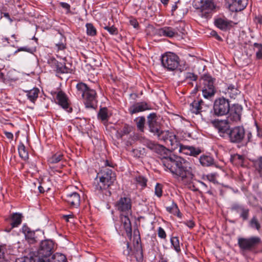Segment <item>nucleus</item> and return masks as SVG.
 <instances>
[{"mask_svg": "<svg viewBox=\"0 0 262 262\" xmlns=\"http://www.w3.org/2000/svg\"><path fill=\"white\" fill-rule=\"evenodd\" d=\"M160 156L162 164L166 170L184 183H190L194 177L190 163L186 160L174 155L164 146L158 144L154 150Z\"/></svg>", "mask_w": 262, "mask_h": 262, "instance_id": "1", "label": "nucleus"}, {"mask_svg": "<svg viewBox=\"0 0 262 262\" xmlns=\"http://www.w3.org/2000/svg\"><path fill=\"white\" fill-rule=\"evenodd\" d=\"M97 178L99 179V181L94 182V189L95 191L101 193L103 190L108 189L113 184L116 180V174L108 167L102 166L97 173Z\"/></svg>", "mask_w": 262, "mask_h": 262, "instance_id": "2", "label": "nucleus"}, {"mask_svg": "<svg viewBox=\"0 0 262 262\" xmlns=\"http://www.w3.org/2000/svg\"><path fill=\"white\" fill-rule=\"evenodd\" d=\"M229 141L233 144L247 143L252 141V135L246 130L243 126H236L230 128L227 135Z\"/></svg>", "mask_w": 262, "mask_h": 262, "instance_id": "3", "label": "nucleus"}, {"mask_svg": "<svg viewBox=\"0 0 262 262\" xmlns=\"http://www.w3.org/2000/svg\"><path fill=\"white\" fill-rule=\"evenodd\" d=\"M76 89L79 94H81L85 107L95 109L97 103V96L95 90L90 89L83 82L78 83Z\"/></svg>", "mask_w": 262, "mask_h": 262, "instance_id": "4", "label": "nucleus"}, {"mask_svg": "<svg viewBox=\"0 0 262 262\" xmlns=\"http://www.w3.org/2000/svg\"><path fill=\"white\" fill-rule=\"evenodd\" d=\"M161 61L162 67L168 71H174L176 70L183 71L179 68L180 58L174 53L166 52L162 55Z\"/></svg>", "mask_w": 262, "mask_h": 262, "instance_id": "5", "label": "nucleus"}, {"mask_svg": "<svg viewBox=\"0 0 262 262\" xmlns=\"http://www.w3.org/2000/svg\"><path fill=\"white\" fill-rule=\"evenodd\" d=\"M230 101L223 96L216 98L213 103L211 111L215 117H223L228 115L230 112Z\"/></svg>", "mask_w": 262, "mask_h": 262, "instance_id": "6", "label": "nucleus"}, {"mask_svg": "<svg viewBox=\"0 0 262 262\" xmlns=\"http://www.w3.org/2000/svg\"><path fill=\"white\" fill-rule=\"evenodd\" d=\"M202 81V94L204 98L209 99L213 97L216 90L214 85L215 79L209 74H204L201 77Z\"/></svg>", "mask_w": 262, "mask_h": 262, "instance_id": "7", "label": "nucleus"}, {"mask_svg": "<svg viewBox=\"0 0 262 262\" xmlns=\"http://www.w3.org/2000/svg\"><path fill=\"white\" fill-rule=\"evenodd\" d=\"M54 244L52 240L46 239L42 241L38 251V258L50 256L53 252Z\"/></svg>", "mask_w": 262, "mask_h": 262, "instance_id": "8", "label": "nucleus"}, {"mask_svg": "<svg viewBox=\"0 0 262 262\" xmlns=\"http://www.w3.org/2000/svg\"><path fill=\"white\" fill-rule=\"evenodd\" d=\"M260 242V239L258 237H251L249 238H239L238 244L239 248L243 250H251Z\"/></svg>", "mask_w": 262, "mask_h": 262, "instance_id": "9", "label": "nucleus"}, {"mask_svg": "<svg viewBox=\"0 0 262 262\" xmlns=\"http://www.w3.org/2000/svg\"><path fill=\"white\" fill-rule=\"evenodd\" d=\"M212 125L218 130L220 135L224 137L225 135H228L230 128L229 126V120L227 119L219 120L215 119L211 121Z\"/></svg>", "mask_w": 262, "mask_h": 262, "instance_id": "10", "label": "nucleus"}, {"mask_svg": "<svg viewBox=\"0 0 262 262\" xmlns=\"http://www.w3.org/2000/svg\"><path fill=\"white\" fill-rule=\"evenodd\" d=\"M56 103L64 110L70 113L73 111L71 106L70 101L66 94L62 91H59L56 94Z\"/></svg>", "mask_w": 262, "mask_h": 262, "instance_id": "11", "label": "nucleus"}, {"mask_svg": "<svg viewBox=\"0 0 262 262\" xmlns=\"http://www.w3.org/2000/svg\"><path fill=\"white\" fill-rule=\"evenodd\" d=\"M132 205L130 198L124 196L120 198L116 202L115 206L119 211L128 214V213H132Z\"/></svg>", "mask_w": 262, "mask_h": 262, "instance_id": "12", "label": "nucleus"}, {"mask_svg": "<svg viewBox=\"0 0 262 262\" xmlns=\"http://www.w3.org/2000/svg\"><path fill=\"white\" fill-rule=\"evenodd\" d=\"M48 63L50 66L57 73H71L72 70L67 67L65 63L58 61L54 58L48 60Z\"/></svg>", "mask_w": 262, "mask_h": 262, "instance_id": "13", "label": "nucleus"}, {"mask_svg": "<svg viewBox=\"0 0 262 262\" xmlns=\"http://www.w3.org/2000/svg\"><path fill=\"white\" fill-rule=\"evenodd\" d=\"M243 107L238 104L230 105V112L228 113V119L232 122H237L241 119Z\"/></svg>", "mask_w": 262, "mask_h": 262, "instance_id": "14", "label": "nucleus"}, {"mask_svg": "<svg viewBox=\"0 0 262 262\" xmlns=\"http://www.w3.org/2000/svg\"><path fill=\"white\" fill-rule=\"evenodd\" d=\"M147 125L149 132L154 134V135L159 133V132L161 130V125L160 123L157 121V116L156 113H150L147 116Z\"/></svg>", "mask_w": 262, "mask_h": 262, "instance_id": "15", "label": "nucleus"}, {"mask_svg": "<svg viewBox=\"0 0 262 262\" xmlns=\"http://www.w3.org/2000/svg\"><path fill=\"white\" fill-rule=\"evenodd\" d=\"M197 8L200 9L205 16L215 8V5L213 0H199Z\"/></svg>", "mask_w": 262, "mask_h": 262, "instance_id": "16", "label": "nucleus"}, {"mask_svg": "<svg viewBox=\"0 0 262 262\" xmlns=\"http://www.w3.org/2000/svg\"><path fill=\"white\" fill-rule=\"evenodd\" d=\"M231 211H234L239 214L243 221L248 219L249 216V209L244 205L238 203H233L230 207Z\"/></svg>", "mask_w": 262, "mask_h": 262, "instance_id": "17", "label": "nucleus"}, {"mask_svg": "<svg viewBox=\"0 0 262 262\" xmlns=\"http://www.w3.org/2000/svg\"><path fill=\"white\" fill-rule=\"evenodd\" d=\"M178 150L180 153L193 157H197L203 151L200 147H195L193 146L185 145L182 144Z\"/></svg>", "mask_w": 262, "mask_h": 262, "instance_id": "18", "label": "nucleus"}, {"mask_svg": "<svg viewBox=\"0 0 262 262\" xmlns=\"http://www.w3.org/2000/svg\"><path fill=\"white\" fill-rule=\"evenodd\" d=\"M226 3L230 10L237 12L243 10L247 5V0H227Z\"/></svg>", "mask_w": 262, "mask_h": 262, "instance_id": "19", "label": "nucleus"}, {"mask_svg": "<svg viewBox=\"0 0 262 262\" xmlns=\"http://www.w3.org/2000/svg\"><path fill=\"white\" fill-rule=\"evenodd\" d=\"M151 109L150 105L145 101L136 102L128 108V112L133 115Z\"/></svg>", "mask_w": 262, "mask_h": 262, "instance_id": "20", "label": "nucleus"}, {"mask_svg": "<svg viewBox=\"0 0 262 262\" xmlns=\"http://www.w3.org/2000/svg\"><path fill=\"white\" fill-rule=\"evenodd\" d=\"M64 200L71 208H78L80 204V196L79 193L74 192L67 194Z\"/></svg>", "mask_w": 262, "mask_h": 262, "instance_id": "21", "label": "nucleus"}, {"mask_svg": "<svg viewBox=\"0 0 262 262\" xmlns=\"http://www.w3.org/2000/svg\"><path fill=\"white\" fill-rule=\"evenodd\" d=\"M158 34L160 36L172 38L177 36V33L173 28L164 27L158 30Z\"/></svg>", "mask_w": 262, "mask_h": 262, "instance_id": "22", "label": "nucleus"}, {"mask_svg": "<svg viewBox=\"0 0 262 262\" xmlns=\"http://www.w3.org/2000/svg\"><path fill=\"white\" fill-rule=\"evenodd\" d=\"M204 105V102L202 99L194 100L190 104V111L193 114H199L202 112Z\"/></svg>", "mask_w": 262, "mask_h": 262, "instance_id": "23", "label": "nucleus"}, {"mask_svg": "<svg viewBox=\"0 0 262 262\" xmlns=\"http://www.w3.org/2000/svg\"><path fill=\"white\" fill-rule=\"evenodd\" d=\"M22 232L25 234L26 238L30 244L34 243L36 242L35 232L32 231L27 226L24 225L23 226Z\"/></svg>", "mask_w": 262, "mask_h": 262, "instance_id": "24", "label": "nucleus"}, {"mask_svg": "<svg viewBox=\"0 0 262 262\" xmlns=\"http://www.w3.org/2000/svg\"><path fill=\"white\" fill-rule=\"evenodd\" d=\"M15 262H46L42 258H38L37 256L34 255V254L30 253L29 256H24L17 258Z\"/></svg>", "mask_w": 262, "mask_h": 262, "instance_id": "25", "label": "nucleus"}, {"mask_svg": "<svg viewBox=\"0 0 262 262\" xmlns=\"http://www.w3.org/2000/svg\"><path fill=\"white\" fill-rule=\"evenodd\" d=\"M132 130L131 126L127 124H124L122 127L116 132V137L117 138H122L124 136L129 134Z\"/></svg>", "mask_w": 262, "mask_h": 262, "instance_id": "26", "label": "nucleus"}, {"mask_svg": "<svg viewBox=\"0 0 262 262\" xmlns=\"http://www.w3.org/2000/svg\"><path fill=\"white\" fill-rule=\"evenodd\" d=\"M120 220L126 232L131 233L132 231V225L127 214L125 215L121 214Z\"/></svg>", "mask_w": 262, "mask_h": 262, "instance_id": "27", "label": "nucleus"}, {"mask_svg": "<svg viewBox=\"0 0 262 262\" xmlns=\"http://www.w3.org/2000/svg\"><path fill=\"white\" fill-rule=\"evenodd\" d=\"M166 143L171 146V149L172 150H178L181 144L177 136L173 133L169 137L168 142H166Z\"/></svg>", "mask_w": 262, "mask_h": 262, "instance_id": "28", "label": "nucleus"}, {"mask_svg": "<svg viewBox=\"0 0 262 262\" xmlns=\"http://www.w3.org/2000/svg\"><path fill=\"white\" fill-rule=\"evenodd\" d=\"M22 215L18 213H13L10 215V220H11L10 223L11 228L18 227L21 223Z\"/></svg>", "mask_w": 262, "mask_h": 262, "instance_id": "29", "label": "nucleus"}, {"mask_svg": "<svg viewBox=\"0 0 262 262\" xmlns=\"http://www.w3.org/2000/svg\"><path fill=\"white\" fill-rule=\"evenodd\" d=\"M226 19L220 18L216 19L214 21L215 25L222 30H227L230 26V23Z\"/></svg>", "mask_w": 262, "mask_h": 262, "instance_id": "30", "label": "nucleus"}, {"mask_svg": "<svg viewBox=\"0 0 262 262\" xmlns=\"http://www.w3.org/2000/svg\"><path fill=\"white\" fill-rule=\"evenodd\" d=\"M28 99L32 102L34 103L38 97L39 90L38 88H33L32 90L26 91Z\"/></svg>", "mask_w": 262, "mask_h": 262, "instance_id": "31", "label": "nucleus"}, {"mask_svg": "<svg viewBox=\"0 0 262 262\" xmlns=\"http://www.w3.org/2000/svg\"><path fill=\"white\" fill-rule=\"evenodd\" d=\"M199 161L203 166H210L214 163V159L212 157L206 155L201 156Z\"/></svg>", "mask_w": 262, "mask_h": 262, "instance_id": "32", "label": "nucleus"}, {"mask_svg": "<svg viewBox=\"0 0 262 262\" xmlns=\"http://www.w3.org/2000/svg\"><path fill=\"white\" fill-rule=\"evenodd\" d=\"M48 262H68L66 256L60 253H56L51 258L49 259Z\"/></svg>", "mask_w": 262, "mask_h": 262, "instance_id": "33", "label": "nucleus"}, {"mask_svg": "<svg viewBox=\"0 0 262 262\" xmlns=\"http://www.w3.org/2000/svg\"><path fill=\"white\" fill-rule=\"evenodd\" d=\"M239 93L240 91L233 84H229L225 92V94H228L231 98H234Z\"/></svg>", "mask_w": 262, "mask_h": 262, "instance_id": "34", "label": "nucleus"}, {"mask_svg": "<svg viewBox=\"0 0 262 262\" xmlns=\"http://www.w3.org/2000/svg\"><path fill=\"white\" fill-rule=\"evenodd\" d=\"M18 150L19 157L26 161L29 158V154L28 151L26 149V147L22 142H20L18 146Z\"/></svg>", "mask_w": 262, "mask_h": 262, "instance_id": "35", "label": "nucleus"}, {"mask_svg": "<svg viewBox=\"0 0 262 262\" xmlns=\"http://www.w3.org/2000/svg\"><path fill=\"white\" fill-rule=\"evenodd\" d=\"M172 134V132H169V130H162L161 129L159 133L157 134L156 136L158 137L159 140H162L166 143L168 142L169 137L171 136Z\"/></svg>", "mask_w": 262, "mask_h": 262, "instance_id": "36", "label": "nucleus"}, {"mask_svg": "<svg viewBox=\"0 0 262 262\" xmlns=\"http://www.w3.org/2000/svg\"><path fill=\"white\" fill-rule=\"evenodd\" d=\"M244 157L238 154L232 155L230 158V161L235 165H242L244 162Z\"/></svg>", "mask_w": 262, "mask_h": 262, "instance_id": "37", "label": "nucleus"}, {"mask_svg": "<svg viewBox=\"0 0 262 262\" xmlns=\"http://www.w3.org/2000/svg\"><path fill=\"white\" fill-rule=\"evenodd\" d=\"M166 209L169 213H172L174 215H177L178 216H181V213L178 208V205L173 201L172 202L171 205L169 206H167Z\"/></svg>", "mask_w": 262, "mask_h": 262, "instance_id": "38", "label": "nucleus"}, {"mask_svg": "<svg viewBox=\"0 0 262 262\" xmlns=\"http://www.w3.org/2000/svg\"><path fill=\"white\" fill-rule=\"evenodd\" d=\"M108 118L106 107L101 108L98 113V118L101 121H107Z\"/></svg>", "mask_w": 262, "mask_h": 262, "instance_id": "39", "label": "nucleus"}, {"mask_svg": "<svg viewBox=\"0 0 262 262\" xmlns=\"http://www.w3.org/2000/svg\"><path fill=\"white\" fill-rule=\"evenodd\" d=\"M170 243L171 245L173 246L174 250L177 252L179 253L181 252V248L180 246V242L179 237L177 236H173L170 238Z\"/></svg>", "mask_w": 262, "mask_h": 262, "instance_id": "40", "label": "nucleus"}, {"mask_svg": "<svg viewBox=\"0 0 262 262\" xmlns=\"http://www.w3.org/2000/svg\"><path fill=\"white\" fill-rule=\"evenodd\" d=\"M135 181L136 184L141 186L142 188H144L147 185V179L142 176H136Z\"/></svg>", "mask_w": 262, "mask_h": 262, "instance_id": "41", "label": "nucleus"}, {"mask_svg": "<svg viewBox=\"0 0 262 262\" xmlns=\"http://www.w3.org/2000/svg\"><path fill=\"white\" fill-rule=\"evenodd\" d=\"M135 121L136 122V125L138 129L141 131L143 132L144 128V124L145 123V118L143 116L137 118Z\"/></svg>", "mask_w": 262, "mask_h": 262, "instance_id": "42", "label": "nucleus"}, {"mask_svg": "<svg viewBox=\"0 0 262 262\" xmlns=\"http://www.w3.org/2000/svg\"><path fill=\"white\" fill-rule=\"evenodd\" d=\"M254 50L255 51L257 59H262V44L254 43L253 44Z\"/></svg>", "mask_w": 262, "mask_h": 262, "instance_id": "43", "label": "nucleus"}, {"mask_svg": "<svg viewBox=\"0 0 262 262\" xmlns=\"http://www.w3.org/2000/svg\"><path fill=\"white\" fill-rule=\"evenodd\" d=\"M254 167L259 172L260 176L262 177V157H260L257 159L253 161Z\"/></svg>", "mask_w": 262, "mask_h": 262, "instance_id": "44", "label": "nucleus"}, {"mask_svg": "<svg viewBox=\"0 0 262 262\" xmlns=\"http://www.w3.org/2000/svg\"><path fill=\"white\" fill-rule=\"evenodd\" d=\"M62 158L63 155L61 154L56 153L48 159V162L51 164H55L60 161Z\"/></svg>", "mask_w": 262, "mask_h": 262, "instance_id": "45", "label": "nucleus"}, {"mask_svg": "<svg viewBox=\"0 0 262 262\" xmlns=\"http://www.w3.org/2000/svg\"><path fill=\"white\" fill-rule=\"evenodd\" d=\"M36 50V46L29 47L28 46L19 48L14 53H16L20 51H25L31 54H33Z\"/></svg>", "mask_w": 262, "mask_h": 262, "instance_id": "46", "label": "nucleus"}, {"mask_svg": "<svg viewBox=\"0 0 262 262\" xmlns=\"http://www.w3.org/2000/svg\"><path fill=\"white\" fill-rule=\"evenodd\" d=\"M86 33L88 35L94 36L97 34V31L95 27L91 23L86 24Z\"/></svg>", "mask_w": 262, "mask_h": 262, "instance_id": "47", "label": "nucleus"}, {"mask_svg": "<svg viewBox=\"0 0 262 262\" xmlns=\"http://www.w3.org/2000/svg\"><path fill=\"white\" fill-rule=\"evenodd\" d=\"M143 144L148 148L152 150L153 151L155 150L156 149L157 146L158 144L155 143V142L149 140L148 139H145L143 140Z\"/></svg>", "mask_w": 262, "mask_h": 262, "instance_id": "48", "label": "nucleus"}, {"mask_svg": "<svg viewBox=\"0 0 262 262\" xmlns=\"http://www.w3.org/2000/svg\"><path fill=\"white\" fill-rule=\"evenodd\" d=\"M7 251L5 245H0V262H4L6 259V253Z\"/></svg>", "mask_w": 262, "mask_h": 262, "instance_id": "49", "label": "nucleus"}, {"mask_svg": "<svg viewBox=\"0 0 262 262\" xmlns=\"http://www.w3.org/2000/svg\"><path fill=\"white\" fill-rule=\"evenodd\" d=\"M250 225L252 228H255L258 231H259L260 229V225L256 216H253L251 219L250 222Z\"/></svg>", "mask_w": 262, "mask_h": 262, "instance_id": "50", "label": "nucleus"}, {"mask_svg": "<svg viewBox=\"0 0 262 262\" xmlns=\"http://www.w3.org/2000/svg\"><path fill=\"white\" fill-rule=\"evenodd\" d=\"M174 30H176L177 33V36L179 35V32L182 34H184L185 33V24L184 23H181L178 26L174 28Z\"/></svg>", "mask_w": 262, "mask_h": 262, "instance_id": "51", "label": "nucleus"}, {"mask_svg": "<svg viewBox=\"0 0 262 262\" xmlns=\"http://www.w3.org/2000/svg\"><path fill=\"white\" fill-rule=\"evenodd\" d=\"M162 185L159 183H157L155 188V193L159 198L162 195Z\"/></svg>", "mask_w": 262, "mask_h": 262, "instance_id": "52", "label": "nucleus"}, {"mask_svg": "<svg viewBox=\"0 0 262 262\" xmlns=\"http://www.w3.org/2000/svg\"><path fill=\"white\" fill-rule=\"evenodd\" d=\"M105 30H107L111 35H117L118 33V29L114 26L109 27L106 26L103 28Z\"/></svg>", "mask_w": 262, "mask_h": 262, "instance_id": "53", "label": "nucleus"}, {"mask_svg": "<svg viewBox=\"0 0 262 262\" xmlns=\"http://www.w3.org/2000/svg\"><path fill=\"white\" fill-rule=\"evenodd\" d=\"M185 77L186 80L196 81L198 76L193 73L187 72L185 74Z\"/></svg>", "mask_w": 262, "mask_h": 262, "instance_id": "54", "label": "nucleus"}, {"mask_svg": "<svg viewBox=\"0 0 262 262\" xmlns=\"http://www.w3.org/2000/svg\"><path fill=\"white\" fill-rule=\"evenodd\" d=\"M158 236L162 239H165L166 237V233L164 230L161 227L158 228Z\"/></svg>", "mask_w": 262, "mask_h": 262, "instance_id": "55", "label": "nucleus"}, {"mask_svg": "<svg viewBox=\"0 0 262 262\" xmlns=\"http://www.w3.org/2000/svg\"><path fill=\"white\" fill-rule=\"evenodd\" d=\"M184 224L190 229L193 228L195 226L194 222L192 220L187 221L186 222H184Z\"/></svg>", "mask_w": 262, "mask_h": 262, "instance_id": "56", "label": "nucleus"}, {"mask_svg": "<svg viewBox=\"0 0 262 262\" xmlns=\"http://www.w3.org/2000/svg\"><path fill=\"white\" fill-rule=\"evenodd\" d=\"M60 5L62 8L66 9L68 12L70 11L71 7L69 4L64 2H61L60 3Z\"/></svg>", "mask_w": 262, "mask_h": 262, "instance_id": "57", "label": "nucleus"}, {"mask_svg": "<svg viewBox=\"0 0 262 262\" xmlns=\"http://www.w3.org/2000/svg\"><path fill=\"white\" fill-rule=\"evenodd\" d=\"M58 50H63L66 48V45L63 42H59L55 44Z\"/></svg>", "mask_w": 262, "mask_h": 262, "instance_id": "58", "label": "nucleus"}, {"mask_svg": "<svg viewBox=\"0 0 262 262\" xmlns=\"http://www.w3.org/2000/svg\"><path fill=\"white\" fill-rule=\"evenodd\" d=\"M254 21L257 24L262 25V15H258L256 16L254 18Z\"/></svg>", "mask_w": 262, "mask_h": 262, "instance_id": "59", "label": "nucleus"}, {"mask_svg": "<svg viewBox=\"0 0 262 262\" xmlns=\"http://www.w3.org/2000/svg\"><path fill=\"white\" fill-rule=\"evenodd\" d=\"M210 34L213 36L215 37V38L217 40H219V41H222V37L219 36L217 32L215 31H212Z\"/></svg>", "mask_w": 262, "mask_h": 262, "instance_id": "60", "label": "nucleus"}, {"mask_svg": "<svg viewBox=\"0 0 262 262\" xmlns=\"http://www.w3.org/2000/svg\"><path fill=\"white\" fill-rule=\"evenodd\" d=\"M103 166H106V167H114V164L111 161H110L108 160H106L105 161H104Z\"/></svg>", "mask_w": 262, "mask_h": 262, "instance_id": "61", "label": "nucleus"}, {"mask_svg": "<svg viewBox=\"0 0 262 262\" xmlns=\"http://www.w3.org/2000/svg\"><path fill=\"white\" fill-rule=\"evenodd\" d=\"M159 259L158 262H168V259L165 257L164 255L160 254L159 256Z\"/></svg>", "mask_w": 262, "mask_h": 262, "instance_id": "62", "label": "nucleus"}, {"mask_svg": "<svg viewBox=\"0 0 262 262\" xmlns=\"http://www.w3.org/2000/svg\"><path fill=\"white\" fill-rule=\"evenodd\" d=\"M130 24L135 28L138 27L139 26L138 22L136 19L130 20Z\"/></svg>", "mask_w": 262, "mask_h": 262, "instance_id": "63", "label": "nucleus"}, {"mask_svg": "<svg viewBox=\"0 0 262 262\" xmlns=\"http://www.w3.org/2000/svg\"><path fill=\"white\" fill-rule=\"evenodd\" d=\"M5 134L6 137L9 139H12L13 138V134L10 132H5Z\"/></svg>", "mask_w": 262, "mask_h": 262, "instance_id": "64", "label": "nucleus"}]
</instances>
